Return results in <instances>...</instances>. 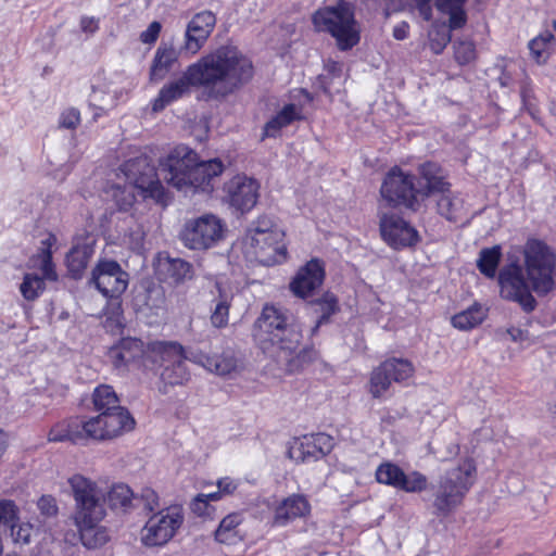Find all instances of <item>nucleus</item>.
Listing matches in <instances>:
<instances>
[{
  "label": "nucleus",
  "instance_id": "1",
  "mask_svg": "<svg viewBox=\"0 0 556 556\" xmlns=\"http://www.w3.org/2000/svg\"><path fill=\"white\" fill-rule=\"evenodd\" d=\"M253 76V66L235 47H220L189 65L182 75L164 85L152 104L160 112L176 100L189 94L191 87L203 88L211 99H223Z\"/></svg>",
  "mask_w": 556,
  "mask_h": 556
},
{
  "label": "nucleus",
  "instance_id": "2",
  "mask_svg": "<svg viewBox=\"0 0 556 556\" xmlns=\"http://www.w3.org/2000/svg\"><path fill=\"white\" fill-rule=\"evenodd\" d=\"M523 264L517 260L504 265L498 273L501 296L516 302L526 313L536 307L532 295H546L555 288L556 255L542 240L528 239L522 248Z\"/></svg>",
  "mask_w": 556,
  "mask_h": 556
},
{
  "label": "nucleus",
  "instance_id": "3",
  "mask_svg": "<svg viewBox=\"0 0 556 556\" xmlns=\"http://www.w3.org/2000/svg\"><path fill=\"white\" fill-rule=\"evenodd\" d=\"M254 337L263 351L276 357L287 371L299 369L302 364L299 352L302 333L288 309L265 304L255 321Z\"/></svg>",
  "mask_w": 556,
  "mask_h": 556
},
{
  "label": "nucleus",
  "instance_id": "4",
  "mask_svg": "<svg viewBox=\"0 0 556 556\" xmlns=\"http://www.w3.org/2000/svg\"><path fill=\"white\" fill-rule=\"evenodd\" d=\"M477 478V467L473 458L464 457L445 470L433 486V508L439 517H447L463 501Z\"/></svg>",
  "mask_w": 556,
  "mask_h": 556
},
{
  "label": "nucleus",
  "instance_id": "5",
  "mask_svg": "<svg viewBox=\"0 0 556 556\" xmlns=\"http://www.w3.org/2000/svg\"><path fill=\"white\" fill-rule=\"evenodd\" d=\"M313 23L319 31L330 34L337 47L346 51L355 47L361 39L359 27L350 5L340 0L336 5H327L317 10Z\"/></svg>",
  "mask_w": 556,
  "mask_h": 556
},
{
  "label": "nucleus",
  "instance_id": "6",
  "mask_svg": "<svg viewBox=\"0 0 556 556\" xmlns=\"http://www.w3.org/2000/svg\"><path fill=\"white\" fill-rule=\"evenodd\" d=\"M127 185L121 191L124 194L121 208L126 210L135 201L134 189L143 198H152L159 203L165 202V190L157 178V173L147 157L128 160L121 167Z\"/></svg>",
  "mask_w": 556,
  "mask_h": 556
},
{
  "label": "nucleus",
  "instance_id": "7",
  "mask_svg": "<svg viewBox=\"0 0 556 556\" xmlns=\"http://www.w3.org/2000/svg\"><path fill=\"white\" fill-rule=\"evenodd\" d=\"M136 421L128 410L115 414L99 413L90 418H81L85 440L111 441L135 428Z\"/></svg>",
  "mask_w": 556,
  "mask_h": 556
},
{
  "label": "nucleus",
  "instance_id": "8",
  "mask_svg": "<svg viewBox=\"0 0 556 556\" xmlns=\"http://www.w3.org/2000/svg\"><path fill=\"white\" fill-rule=\"evenodd\" d=\"M419 193L421 190L415 187V177L397 167L388 172L380 188V194L389 206H404L412 211L419 208Z\"/></svg>",
  "mask_w": 556,
  "mask_h": 556
},
{
  "label": "nucleus",
  "instance_id": "9",
  "mask_svg": "<svg viewBox=\"0 0 556 556\" xmlns=\"http://www.w3.org/2000/svg\"><path fill=\"white\" fill-rule=\"evenodd\" d=\"M68 483L75 500L74 519L85 522L105 513L104 492L94 481L77 473L68 479Z\"/></svg>",
  "mask_w": 556,
  "mask_h": 556
},
{
  "label": "nucleus",
  "instance_id": "10",
  "mask_svg": "<svg viewBox=\"0 0 556 556\" xmlns=\"http://www.w3.org/2000/svg\"><path fill=\"white\" fill-rule=\"evenodd\" d=\"M225 224L214 214H204L186 222L180 232L182 243L192 250H206L224 237Z\"/></svg>",
  "mask_w": 556,
  "mask_h": 556
},
{
  "label": "nucleus",
  "instance_id": "11",
  "mask_svg": "<svg viewBox=\"0 0 556 556\" xmlns=\"http://www.w3.org/2000/svg\"><path fill=\"white\" fill-rule=\"evenodd\" d=\"M184 522L179 506H169L154 513L142 529L141 541L146 546H162L169 542Z\"/></svg>",
  "mask_w": 556,
  "mask_h": 556
},
{
  "label": "nucleus",
  "instance_id": "12",
  "mask_svg": "<svg viewBox=\"0 0 556 556\" xmlns=\"http://www.w3.org/2000/svg\"><path fill=\"white\" fill-rule=\"evenodd\" d=\"M197 160L198 154L193 150L184 144L177 146L160 162V175L168 185L181 190L186 188V176Z\"/></svg>",
  "mask_w": 556,
  "mask_h": 556
},
{
  "label": "nucleus",
  "instance_id": "13",
  "mask_svg": "<svg viewBox=\"0 0 556 556\" xmlns=\"http://www.w3.org/2000/svg\"><path fill=\"white\" fill-rule=\"evenodd\" d=\"M91 282L108 298L119 296L128 286V274L115 261L100 262L92 270Z\"/></svg>",
  "mask_w": 556,
  "mask_h": 556
},
{
  "label": "nucleus",
  "instance_id": "14",
  "mask_svg": "<svg viewBox=\"0 0 556 556\" xmlns=\"http://www.w3.org/2000/svg\"><path fill=\"white\" fill-rule=\"evenodd\" d=\"M376 479L379 483L391 485L395 489L416 493L427 489L428 479L419 471L406 475L397 465L382 463L376 470Z\"/></svg>",
  "mask_w": 556,
  "mask_h": 556
},
{
  "label": "nucleus",
  "instance_id": "15",
  "mask_svg": "<svg viewBox=\"0 0 556 556\" xmlns=\"http://www.w3.org/2000/svg\"><path fill=\"white\" fill-rule=\"evenodd\" d=\"M379 226L382 239L393 249L412 247L419 241L418 231L394 213L382 214Z\"/></svg>",
  "mask_w": 556,
  "mask_h": 556
},
{
  "label": "nucleus",
  "instance_id": "16",
  "mask_svg": "<svg viewBox=\"0 0 556 556\" xmlns=\"http://www.w3.org/2000/svg\"><path fill=\"white\" fill-rule=\"evenodd\" d=\"M258 182L245 175H236L224 185L225 201L244 212L255 206L258 199Z\"/></svg>",
  "mask_w": 556,
  "mask_h": 556
},
{
  "label": "nucleus",
  "instance_id": "17",
  "mask_svg": "<svg viewBox=\"0 0 556 556\" xmlns=\"http://www.w3.org/2000/svg\"><path fill=\"white\" fill-rule=\"evenodd\" d=\"M216 25V16L205 10L192 16L187 25L182 50L195 54L205 45Z\"/></svg>",
  "mask_w": 556,
  "mask_h": 556
},
{
  "label": "nucleus",
  "instance_id": "18",
  "mask_svg": "<svg viewBox=\"0 0 556 556\" xmlns=\"http://www.w3.org/2000/svg\"><path fill=\"white\" fill-rule=\"evenodd\" d=\"M39 257L41 262L40 269L42 271V277L35 274H26L20 286V291L27 301H34L42 293L46 288L45 279L51 281H55L58 279V275L52 263L51 251L48 248L42 249Z\"/></svg>",
  "mask_w": 556,
  "mask_h": 556
},
{
  "label": "nucleus",
  "instance_id": "19",
  "mask_svg": "<svg viewBox=\"0 0 556 556\" xmlns=\"http://www.w3.org/2000/svg\"><path fill=\"white\" fill-rule=\"evenodd\" d=\"M324 278L325 269L321 262L313 258L299 270L290 283V289L296 296L304 299L321 286Z\"/></svg>",
  "mask_w": 556,
  "mask_h": 556
},
{
  "label": "nucleus",
  "instance_id": "20",
  "mask_svg": "<svg viewBox=\"0 0 556 556\" xmlns=\"http://www.w3.org/2000/svg\"><path fill=\"white\" fill-rule=\"evenodd\" d=\"M189 357L190 353L187 354L184 346L175 341H152L146 346L144 361L162 369L176 359H189Z\"/></svg>",
  "mask_w": 556,
  "mask_h": 556
},
{
  "label": "nucleus",
  "instance_id": "21",
  "mask_svg": "<svg viewBox=\"0 0 556 556\" xmlns=\"http://www.w3.org/2000/svg\"><path fill=\"white\" fill-rule=\"evenodd\" d=\"M283 237L282 230H274L269 231L268 236H264V242H251L254 254L261 263L273 265L286 258L287 249L282 243Z\"/></svg>",
  "mask_w": 556,
  "mask_h": 556
},
{
  "label": "nucleus",
  "instance_id": "22",
  "mask_svg": "<svg viewBox=\"0 0 556 556\" xmlns=\"http://www.w3.org/2000/svg\"><path fill=\"white\" fill-rule=\"evenodd\" d=\"M155 270L159 278L168 283L178 285L192 278V265L181 258L159 257Z\"/></svg>",
  "mask_w": 556,
  "mask_h": 556
},
{
  "label": "nucleus",
  "instance_id": "23",
  "mask_svg": "<svg viewBox=\"0 0 556 556\" xmlns=\"http://www.w3.org/2000/svg\"><path fill=\"white\" fill-rule=\"evenodd\" d=\"M311 505L301 494H292L285 498L276 508L274 525L286 526L290 521L309 514Z\"/></svg>",
  "mask_w": 556,
  "mask_h": 556
},
{
  "label": "nucleus",
  "instance_id": "24",
  "mask_svg": "<svg viewBox=\"0 0 556 556\" xmlns=\"http://www.w3.org/2000/svg\"><path fill=\"white\" fill-rule=\"evenodd\" d=\"M223 169L224 165L218 159L201 162L198 159L186 176V188L207 190L211 179L220 175Z\"/></svg>",
  "mask_w": 556,
  "mask_h": 556
},
{
  "label": "nucleus",
  "instance_id": "25",
  "mask_svg": "<svg viewBox=\"0 0 556 556\" xmlns=\"http://www.w3.org/2000/svg\"><path fill=\"white\" fill-rule=\"evenodd\" d=\"M144 343L137 338H124L109 350V357L115 367H122L138 358H146Z\"/></svg>",
  "mask_w": 556,
  "mask_h": 556
},
{
  "label": "nucleus",
  "instance_id": "26",
  "mask_svg": "<svg viewBox=\"0 0 556 556\" xmlns=\"http://www.w3.org/2000/svg\"><path fill=\"white\" fill-rule=\"evenodd\" d=\"M189 361L220 376L228 375L237 368V359L230 352L213 355L203 352H191Z\"/></svg>",
  "mask_w": 556,
  "mask_h": 556
},
{
  "label": "nucleus",
  "instance_id": "27",
  "mask_svg": "<svg viewBox=\"0 0 556 556\" xmlns=\"http://www.w3.org/2000/svg\"><path fill=\"white\" fill-rule=\"evenodd\" d=\"M179 52L172 43L162 42L154 54L150 66V80L157 83L166 77L177 62Z\"/></svg>",
  "mask_w": 556,
  "mask_h": 556
},
{
  "label": "nucleus",
  "instance_id": "28",
  "mask_svg": "<svg viewBox=\"0 0 556 556\" xmlns=\"http://www.w3.org/2000/svg\"><path fill=\"white\" fill-rule=\"evenodd\" d=\"M105 513L100 514L99 517L85 520V522L74 519V523L78 529L81 543L87 548H97L104 545L109 541V533L104 527L99 526L100 521L104 518Z\"/></svg>",
  "mask_w": 556,
  "mask_h": 556
},
{
  "label": "nucleus",
  "instance_id": "29",
  "mask_svg": "<svg viewBox=\"0 0 556 556\" xmlns=\"http://www.w3.org/2000/svg\"><path fill=\"white\" fill-rule=\"evenodd\" d=\"M81 427L80 417H72L62 420L51 428L48 434V440L50 442L70 441L75 444L80 443L85 441Z\"/></svg>",
  "mask_w": 556,
  "mask_h": 556
},
{
  "label": "nucleus",
  "instance_id": "30",
  "mask_svg": "<svg viewBox=\"0 0 556 556\" xmlns=\"http://www.w3.org/2000/svg\"><path fill=\"white\" fill-rule=\"evenodd\" d=\"M240 514H229L222 519L215 531V540L218 543L235 545L243 540L239 526L242 523Z\"/></svg>",
  "mask_w": 556,
  "mask_h": 556
},
{
  "label": "nucleus",
  "instance_id": "31",
  "mask_svg": "<svg viewBox=\"0 0 556 556\" xmlns=\"http://www.w3.org/2000/svg\"><path fill=\"white\" fill-rule=\"evenodd\" d=\"M93 409L99 413L115 414L119 410H127L121 406L119 399L111 386L102 384L94 389L92 393Z\"/></svg>",
  "mask_w": 556,
  "mask_h": 556
},
{
  "label": "nucleus",
  "instance_id": "32",
  "mask_svg": "<svg viewBox=\"0 0 556 556\" xmlns=\"http://www.w3.org/2000/svg\"><path fill=\"white\" fill-rule=\"evenodd\" d=\"M421 177L426 181L425 192L426 197L437 195L438 198L447 192L451 185L444 180V177L440 174V168L434 163H426L420 166Z\"/></svg>",
  "mask_w": 556,
  "mask_h": 556
},
{
  "label": "nucleus",
  "instance_id": "33",
  "mask_svg": "<svg viewBox=\"0 0 556 556\" xmlns=\"http://www.w3.org/2000/svg\"><path fill=\"white\" fill-rule=\"evenodd\" d=\"M438 213L450 222H457L464 216V200L456 192L448 190L437 198Z\"/></svg>",
  "mask_w": 556,
  "mask_h": 556
},
{
  "label": "nucleus",
  "instance_id": "34",
  "mask_svg": "<svg viewBox=\"0 0 556 556\" xmlns=\"http://www.w3.org/2000/svg\"><path fill=\"white\" fill-rule=\"evenodd\" d=\"M93 248L88 243L74 245L66 255V264L74 278H80L90 258Z\"/></svg>",
  "mask_w": 556,
  "mask_h": 556
},
{
  "label": "nucleus",
  "instance_id": "35",
  "mask_svg": "<svg viewBox=\"0 0 556 556\" xmlns=\"http://www.w3.org/2000/svg\"><path fill=\"white\" fill-rule=\"evenodd\" d=\"M467 0H434L435 8L448 15L450 28L460 29L467 23V13L464 9Z\"/></svg>",
  "mask_w": 556,
  "mask_h": 556
},
{
  "label": "nucleus",
  "instance_id": "36",
  "mask_svg": "<svg viewBox=\"0 0 556 556\" xmlns=\"http://www.w3.org/2000/svg\"><path fill=\"white\" fill-rule=\"evenodd\" d=\"M301 118V110L295 104L285 105L264 127V135L275 137L278 131L293 121Z\"/></svg>",
  "mask_w": 556,
  "mask_h": 556
},
{
  "label": "nucleus",
  "instance_id": "37",
  "mask_svg": "<svg viewBox=\"0 0 556 556\" xmlns=\"http://www.w3.org/2000/svg\"><path fill=\"white\" fill-rule=\"evenodd\" d=\"M554 35L549 30H545L531 39L528 43L530 54L538 64H545L553 51Z\"/></svg>",
  "mask_w": 556,
  "mask_h": 556
},
{
  "label": "nucleus",
  "instance_id": "38",
  "mask_svg": "<svg viewBox=\"0 0 556 556\" xmlns=\"http://www.w3.org/2000/svg\"><path fill=\"white\" fill-rule=\"evenodd\" d=\"M132 491L124 483L114 484L104 493V503L106 502L114 510H128L132 506Z\"/></svg>",
  "mask_w": 556,
  "mask_h": 556
},
{
  "label": "nucleus",
  "instance_id": "39",
  "mask_svg": "<svg viewBox=\"0 0 556 556\" xmlns=\"http://www.w3.org/2000/svg\"><path fill=\"white\" fill-rule=\"evenodd\" d=\"M331 438L327 434L319 433L311 440L301 443L299 451L301 452L302 460H305L306 457L317 459L327 455L331 451Z\"/></svg>",
  "mask_w": 556,
  "mask_h": 556
},
{
  "label": "nucleus",
  "instance_id": "40",
  "mask_svg": "<svg viewBox=\"0 0 556 556\" xmlns=\"http://www.w3.org/2000/svg\"><path fill=\"white\" fill-rule=\"evenodd\" d=\"M186 361L187 359H176L161 370L160 377L165 386H181L190 379Z\"/></svg>",
  "mask_w": 556,
  "mask_h": 556
},
{
  "label": "nucleus",
  "instance_id": "41",
  "mask_svg": "<svg viewBox=\"0 0 556 556\" xmlns=\"http://www.w3.org/2000/svg\"><path fill=\"white\" fill-rule=\"evenodd\" d=\"M309 304L314 307L315 313L319 314L316 325L312 329V332L315 333L338 311V299L334 294L326 292L321 298L309 302Z\"/></svg>",
  "mask_w": 556,
  "mask_h": 556
},
{
  "label": "nucleus",
  "instance_id": "42",
  "mask_svg": "<svg viewBox=\"0 0 556 556\" xmlns=\"http://www.w3.org/2000/svg\"><path fill=\"white\" fill-rule=\"evenodd\" d=\"M485 318V312L481 305L473 304L469 308L455 314L452 325L459 330H470L480 325Z\"/></svg>",
  "mask_w": 556,
  "mask_h": 556
},
{
  "label": "nucleus",
  "instance_id": "43",
  "mask_svg": "<svg viewBox=\"0 0 556 556\" xmlns=\"http://www.w3.org/2000/svg\"><path fill=\"white\" fill-rule=\"evenodd\" d=\"M502 251L498 245L482 249L477 260V267L485 277L493 279L501 261Z\"/></svg>",
  "mask_w": 556,
  "mask_h": 556
},
{
  "label": "nucleus",
  "instance_id": "44",
  "mask_svg": "<svg viewBox=\"0 0 556 556\" xmlns=\"http://www.w3.org/2000/svg\"><path fill=\"white\" fill-rule=\"evenodd\" d=\"M382 369H386L394 382H402L413 377L415 367L406 358L392 357L381 363Z\"/></svg>",
  "mask_w": 556,
  "mask_h": 556
},
{
  "label": "nucleus",
  "instance_id": "45",
  "mask_svg": "<svg viewBox=\"0 0 556 556\" xmlns=\"http://www.w3.org/2000/svg\"><path fill=\"white\" fill-rule=\"evenodd\" d=\"M392 381L391 375L386 369H382L380 364L370 374L368 391L372 397L381 399L390 389Z\"/></svg>",
  "mask_w": 556,
  "mask_h": 556
},
{
  "label": "nucleus",
  "instance_id": "46",
  "mask_svg": "<svg viewBox=\"0 0 556 556\" xmlns=\"http://www.w3.org/2000/svg\"><path fill=\"white\" fill-rule=\"evenodd\" d=\"M452 30L453 29L450 28V23L447 25L444 23H433L431 25V28L428 33L429 47L435 54L442 53L447 43L451 41Z\"/></svg>",
  "mask_w": 556,
  "mask_h": 556
},
{
  "label": "nucleus",
  "instance_id": "47",
  "mask_svg": "<svg viewBox=\"0 0 556 556\" xmlns=\"http://www.w3.org/2000/svg\"><path fill=\"white\" fill-rule=\"evenodd\" d=\"M10 536L15 545L26 546L31 543L35 535L34 525L28 521H21L20 516L9 526Z\"/></svg>",
  "mask_w": 556,
  "mask_h": 556
},
{
  "label": "nucleus",
  "instance_id": "48",
  "mask_svg": "<svg viewBox=\"0 0 556 556\" xmlns=\"http://www.w3.org/2000/svg\"><path fill=\"white\" fill-rule=\"evenodd\" d=\"M230 301L231 298L228 295L222 293L219 294V298L216 301L215 307L211 314V324L213 327L224 328L228 325Z\"/></svg>",
  "mask_w": 556,
  "mask_h": 556
},
{
  "label": "nucleus",
  "instance_id": "49",
  "mask_svg": "<svg viewBox=\"0 0 556 556\" xmlns=\"http://www.w3.org/2000/svg\"><path fill=\"white\" fill-rule=\"evenodd\" d=\"M454 55L459 65H466L476 59V48L470 40H456L454 42Z\"/></svg>",
  "mask_w": 556,
  "mask_h": 556
},
{
  "label": "nucleus",
  "instance_id": "50",
  "mask_svg": "<svg viewBox=\"0 0 556 556\" xmlns=\"http://www.w3.org/2000/svg\"><path fill=\"white\" fill-rule=\"evenodd\" d=\"M280 230L270 218L261 217L256 220L254 228L251 229V242H264V236H268L269 231Z\"/></svg>",
  "mask_w": 556,
  "mask_h": 556
},
{
  "label": "nucleus",
  "instance_id": "51",
  "mask_svg": "<svg viewBox=\"0 0 556 556\" xmlns=\"http://www.w3.org/2000/svg\"><path fill=\"white\" fill-rule=\"evenodd\" d=\"M434 3V0H405V4L402 7H399V10H417L419 15L425 21H430L432 18V4ZM394 10H397V8H394Z\"/></svg>",
  "mask_w": 556,
  "mask_h": 556
},
{
  "label": "nucleus",
  "instance_id": "52",
  "mask_svg": "<svg viewBox=\"0 0 556 556\" xmlns=\"http://www.w3.org/2000/svg\"><path fill=\"white\" fill-rule=\"evenodd\" d=\"M134 501L142 505L143 509L152 513L160 508V500L156 492L150 488L142 489L139 496H134Z\"/></svg>",
  "mask_w": 556,
  "mask_h": 556
},
{
  "label": "nucleus",
  "instance_id": "53",
  "mask_svg": "<svg viewBox=\"0 0 556 556\" xmlns=\"http://www.w3.org/2000/svg\"><path fill=\"white\" fill-rule=\"evenodd\" d=\"M20 509L11 500H0V523L9 526L17 519Z\"/></svg>",
  "mask_w": 556,
  "mask_h": 556
},
{
  "label": "nucleus",
  "instance_id": "54",
  "mask_svg": "<svg viewBox=\"0 0 556 556\" xmlns=\"http://www.w3.org/2000/svg\"><path fill=\"white\" fill-rule=\"evenodd\" d=\"M37 507L43 518H53L59 513L56 500L52 495H42L37 502Z\"/></svg>",
  "mask_w": 556,
  "mask_h": 556
},
{
  "label": "nucleus",
  "instance_id": "55",
  "mask_svg": "<svg viewBox=\"0 0 556 556\" xmlns=\"http://www.w3.org/2000/svg\"><path fill=\"white\" fill-rule=\"evenodd\" d=\"M218 493H210V494H199L193 502L191 503V509L194 514L199 516H204L208 514L211 501H217Z\"/></svg>",
  "mask_w": 556,
  "mask_h": 556
},
{
  "label": "nucleus",
  "instance_id": "56",
  "mask_svg": "<svg viewBox=\"0 0 556 556\" xmlns=\"http://www.w3.org/2000/svg\"><path fill=\"white\" fill-rule=\"evenodd\" d=\"M80 121V114L76 109H68L61 114L60 126L67 129L77 127Z\"/></svg>",
  "mask_w": 556,
  "mask_h": 556
},
{
  "label": "nucleus",
  "instance_id": "57",
  "mask_svg": "<svg viewBox=\"0 0 556 556\" xmlns=\"http://www.w3.org/2000/svg\"><path fill=\"white\" fill-rule=\"evenodd\" d=\"M161 29H162V25L160 22H157V21L152 22L148 26V28L140 34L141 42L148 43V45L154 43L159 38Z\"/></svg>",
  "mask_w": 556,
  "mask_h": 556
},
{
  "label": "nucleus",
  "instance_id": "58",
  "mask_svg": "<svg viewBox=\"0 0 556 556\" xmlns=\"http://www.w3.org/2000/svg\"><path fill=\"white\" fill-rule=\"evenodd\" d=\"M521 99L525 108L529 111L530 114L534 115L538 110L532 101L534 99V94L533 89L529 83H525L521 87Z\"/></svg>",
  "mask_w": 556,
  "mask_h": 556
},
{
  "label": "nucleus",
  "instance_id": "59",
  "mask_svg": "<svg viewBox=\"0 0 556 556\" xmlns=\"http://www.w3.org/2000/svg\"><path fill=\"white\" fill-rule=\"evenodd\" d=\"M218 486V500L220 498V494H231L236 489L237 484L230 478H223L217 482Z\"/></svg>",
  "mask_w": 556,
  "mask_h": 556
},
{
  "label": "nucleus",
  "instance_id": "60",
  "mask_svg": "<svg viewBox=\"0 0 556 556\" xmlns=\"http://www.w3.org/2000/svg\"><path fill=\"white\" fill-rule=\"evenodd\" d=\"M80 28L85 33H94L98 29V22L94 17L84 16L80 20Z\"/></svg>",
  "mask_w": 556,
  "mask_h": 556
},
{
  "label": "nucleus",
  "instance_id": "61",
  "mask_svg": "<svg viewBox=\"0 0 556 556\" xmlns=\"http://www.w3.org/2000/svg\"><path fill=\"white\" fill-rule=\"evenodd\" d=\"M105 327H108L111 331L119 330L123 327L121 314L114 313L113 316L106 317Z\"/></svg>",
  "mask_w": 556,
  "mask_h": 556
},
{
  "label": "nucleus",
  "instance_id": "62",
  "mask_svg": "<svg viewBox=\"0 0 556 556\" xmlns=\"http://www.w3.org/2000/svg\"><path fill=\"white\" fill-rule=\"evenodd\" d=\"M408 23L402 22L393 28V37L396 40H403L408 36Z\"/></svg>",
  "mask_w": 556,
  "mask_h": 556
},
{
  "label": "nucleus",
  "instance_id": "63",
  "mask_svg": "<svg viewBox=\"0 0 556 556\" xmlns=\"http://www.w3.org/2000/svg\"><path fill=\"white\" fill-rule=\"evenodd\" d=\"M130 244L132 249H139L141 248L144 239V232L141 229H137L136 231L130 233Z\"/></svg>",
  "mask_w": 556,
  "mask_h": 556
},
{
  "label": "nucleus",
  "instance_id": "64",
  "mask_svg": "<svg viewBox=\"0 0 556 556\" xmlns=\"http://www.w3.org/2000/svg\"><path fill=\"white\" fill-rule=\"evenodd\" d=\"M507 332L514 341H519L523 339V331L521 329L511 328L508 329Z\"/></svg>",
  "mask_w": 556,
  "mask_h": 556
}]
</instances>
